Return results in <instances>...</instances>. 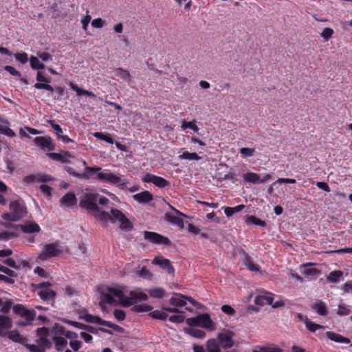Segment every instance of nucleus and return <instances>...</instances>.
I'll return each instance as SVG.
<instances>
[{"label": "nucleus", "mask_w": 352, "mask_h": 352, "mask_svg": "<svg viewBox=\"0 0 352 352\" xmlns=\"http://www.w3.org/2000/svg\"><path fill=\"white\" fill-rule=\"evenodd\" d=\"M101 300L109 304L116 303L130 307L135 303L146 301L148 296L140 290L128 291L123 285L107 287L100 293Z\"/></svg>", "instance_id": "1"}, {"label": "nucleus", "mask_w": 352, "mask_h": 352, "mask_svg": "<svg viewBox=\"0 0 352 352\" xmlns=\"http://www.w3.org/2000/svg\"><path fill=\"white\" fill-rule=\"evenodd\" d=\"M86 171L89 173H96V177L100 182L117 187L126 186L129 183L124 175L112 172L109 169H102L98 166L86 167Z\"/></svg>", "instance_id": "2"}, {"label": "nucleus", "mask_w": 352, "mask_h": 352, "mask_svg": "<svg viewBox=\"0 0 352 352\" xmlns=\"http://www.w3.org/2000/svg\"><path fill=\"white\" fill-rule=\"evenodd\" d=\"M97 219L104 223H120L122 229L131 228V224L122 211L116 208H111L110 212L101 211Z\"/></svg>", "instance_id": "3"}, {"label": "nucleus", "mask_w": 352, "mask_h": 352, "mask_svg": "<svg viewBox=\"0 0 352 352\" xmlns=\"http://www.w3.org/2000/svg\"><path fill=\"white\" fill-rule=\"evenodd\" d=\"M186 323L191 327H201L212 331L216 329V324L208 314H201L195 317L186 320Z\"/></svg>", "instance_id": "4"}, {"label": "nucleus", "mask_w": 352, "mask_h": 352, "mask_svg": "<svg viewBox=\"0 0 352 352\" xmlns=\"http://www.w3.org/2000/svg\"><path fill=\"white\" fill-rule=\"evenodd\" d=\"M98 197V193L87 190L83 193L80 200L82 207L86 208L96 218L98 217L99 213L102 211L96 204Z\"/></svg>", "instance_id": "5"}, {"label": "nucleus", "mask_w": 352, "mask_h": 352, "mask_svg": "<svg viewBox=\"0 0 352 352\" xmlns=\"http://www.w3.org/2000/svg\"><path fill=\"white\" fill-rule=\"evenodd\" d=\"M26 209L23 204L19 201H14L10 204V212L4 213L2 219L6 221H17L25 216Z\"/></svg>", "instance_id": "6"}, {"label": "nucleus", "mask_w": 352, "mask_h": 352, "mask_svg": "<svg viewBox=\"0 0 352 352\" xmlns=\"http://www.w3.org/2000/svg\"><path fill=\"white\" fill-rule=\"evenodd\" d=\"M64 251L63 248L58 243H54L44 245L42 252L38 254L37 258L45 261L52 257L58 256Z\"/></svg>", "instance_id": "7"}, {"label": "nucleus", "mask_w": 352, "mask_h": 352, "mask_svg": "<svg viewBox=\"0 0 352 352\" xmlns=\"http://www.w3.org/2000/svg\"><path fill=\"white\" fill-rule=\"evenodd\" d=\"M135 310L138 312L150 311L149 315L155 319L165 320L168 318V314L162 309L161 310H155L151 311L152 307L146 304L135 306Z\"/></svg>", "instance_id": "8"}, {"label": "nucleus", "mask_w": 352, "mask_h": 352, "mask_svg": "<svg viewBox=\"0 0 352 352\" xmlns=\"http://www.w3.org/2000/svg\"><path fill=\"white\" fill-rule=\"evenodd\" d=\"M273 300L272 294L266 293L257 296L254 302L258 305H270L275 308L284 305V302L281 300H277L275 302H273Z\"/></svg>", "instance_id": "9"}, {"label": "nucleus", "mask_w": 352, "mask_h": 352, "mask_svg": "<svg viewBox=\"0 0 352 352\" xmlns=\"http://www.w3.org/2000/svg\"><path fill=\"white\" fill-rule=\"evenodd\" d=\"M142 181L145 183H152L158 188H165L169 186V182L164 178L147 173L142 177Z\"/></svg>", "instance_id": "10"}, {"label": "nucleus", "mask_w": 352, "mask_h": 352, "mask_svg": "<svg viewBox=\"0 0 352 352\" xmlns=\"http://www.w3.org/2000/svg\"><path fill=\"white\" fill-rule=\"evenodd\" d=\"M36 146L43 151H51L54 150L55 145L50 136L36 137L34 140Z\"/></svg>", "instance_id": "11"}, {"label": "nucleus", "mask_w": 352, "mask_h": 352, "mask_svg": "<svg viewBox=\"0 0 352 352\" xmlns=\"http://www.w3.org/2000/svg\"><path fill=\"white\" fill-rule=\"evenodd\" d=\"M186 300L189 301L193 305H197V302L191 297L185 296L178 294L170 298L169 302L175 307H182L186 305Z\"/></svg>", "instance_id": "12"}, {"label": "nucleus", "mask_w": 352, "mask_h": 352, "mask_svg": "<svg viewBox=\"0 0 352 352\" xmlns=\"http://www.w3.org/2000/svg\"><path fill=\"white\" fill-rule=\"evenodd\" d=\"M144 239L155 244L168 245L170 241L168 238L153 232H144Z\"/></svg>", "instance_id": "13"}, {"label": "nucleus", "mask_w": 352, "mask_h": 352, "mask_svg": "<svg viewBox=\"0 0 352 352\" xmlns=\"http://www.w3.org/2000/svg\"><path fill=\"white\" fill-rule=\"evenodd\" d=\"M314 263H308L300 265V272L309 280H314L320 274V271L314 267H311Z\"/></svg>", "instance_id": "14"}, {"label": "nucleus", "mask_w": 352, "mask_h": 352, "mask_svg": "<svg viewBox=\"0 0 352 352\" xmlns=\"http://www.w3.org/2000/svg\"><path fill=\"white\" fill-rule=\"evenodd\" d=\"M233 333L229 330H224L218 335V339L223 348L228 349L233 346Z\"/></svg>", "instance_id": "15"}, {"label": "nucleus", "mask_w": 352, "mask_h": 352, "mask_svg": "<svg viewBox=\"0 0 352 352\" xmlns=\"http://www.w3.org/2000/svg\"><path fill=\"white\" fill-rule=\"evenodd\" d=\"M81 318H84L87 322L95 323L102 326H106L113 329L118 327L117 325L111 323V322L102 320L98 316H94L91 314H85V316H81Z\"/></svg>", "instance_id": "16"}, {"label": "nucleus", "mask_w": 352, "mask_h": 352, "mask_svg": "<svg viewBox=\"0 0 352 352\" xmlns=\"http://www.w3.org/2000/svg\"><path fill=\"white\" fill-rule=\"evenodd\" d=\"M49 286H50V283L48 282L38 284V287L42 289L38 292V294L43 300H50L54 296V292L48 288Z\"/></svg>", "instance_id": "17"}, {"label": "nucleus", "mask_w": 352, "mask_h": 352, "mask_svg": "<svg viewBox=\"0 0 352 352\" xmlns=\"http://www.w3.org/2000/svg\"><path fill=\"white\" fill-rule=\"evenodd\" d=\"M12 327V319L6 316H0V337L6 336L8 329Z\"/></svg>", "instance_id": "18"}, {"label": "nucleus", "mask_w": 352, "mask_h": 352, "mask_svg": "<svg viewBox=\"0 0 352 352\" xmlns=\"http://www.w3.org/2000/svg\"><path fill=\"white\" fill-rule=\"evenodd\" d=\"M60 202L61 207L72 208L76 206L77 199L74 194L68 192L61 198Z\"/></svg>", "instance_id": "19"}, {"label": "nucleus", "mask_w": 352, "mask_h": 352, "mask_svg": "<svg viewBox=\"0 0 352 352\" xmlns=\"http://www.w3.org/2000/svg\"><path fill=\"white\" fill-rule=\"evenodd\" d=\"M19 234V230H18V226H12L9 228V230L0 232V240L8 241L17 237Z\"/></svg>", "instance_id": "20"}, {"label": "nucleus", "mask_w": 352, "mask_h": 352, "mask_svg": "<svg viewBox=\"0 0 352 352\" xmlns=\"http://www.w3.org/2000/svg\"><path fill=\"white\" fill-rule=\"evenodd\" d=\"M47 156L55 161H58L62 163H69V158L74 157L73 155H71L70 153L67 151L62 152L60 153H48Z\"/></svg>", "instance_id": "21"}, {"label": "nucleus", "mask_w": 352, "mask_h": 352, "mask_svg": "<svg viewBox=\"0 0 352 352\" xmlns=\"http://www.w3.org/2000/svg\"><path fill=\"white\" fill-rule=\"evenodd\" d=\"M18 230L20 228L27 234L38 233L41 231L40 226L34 222H27L23 225H18Z\"/></svg>", "instance_id": "22"}, {"label": "nucleus", "mask_w": 352, "mask_h": 352, "mask_svg": "<svg viewBox=\"0 0 352 352\" xmlns=\"http://www.w3.org/2000/svg\"><path fill=\"white\" fill-rule=\"evenodd\" d=\"M152 263L159 265L161 268L166 270L169 274L173 272V268L171 266L169 260L164 258L163 257H155L153 260Z\"/></svg>", "instance_id": "23"}, {"label": "nucleus", "mask_w": 352, "mask_h": 352, "mask_svg": "<svg viewBox=\"0 0 352 352\" xmlns=\"http://www.w3.org/2000/svg\"><path fill=\"white\" fill-rule=\"evenodd\" d=\"M133 198L140 204H147L153 200V195L148 191H143L133 196Z\"/></svg>", "instance_id": "24"}, {"label": "nucleus", "mask_w": 352, "mask_h": 352, "mask_svg": "<svg viewBox=\"0 0 352 352\" xmlns=\"http://www.w3.org/2000/svg\"><path fill=\"white\" fill-rule=\"evenodd\" d=\"M69 86L73 91H76V96L78 97L87 96L92 98H96V95L94 94L79 87L78 85H76L72 82H70L69 83Z\"/></svg>", "instance_id": "25"}, {"label": "nucleus", "mask_w": 352, "mask_h": 352, "mask_svg": "<svg viewBox=\"0 0 352 352\" xmlns=\"http://www.w3.org/2000/svg\"><path fill=\"white\" fill-rule=\"evenodd\" d=\"M114 76L117 80H122L127 82H129L131 80V75L128 70L124 69L123 68L119 67L116 68L114 71Z\"/></svg>", "instance_id": "26"}, {"label": "nucleus", "mask_w": 352, "mask_h": 352, "mask_svg": "<svg viewBox=\"0 0 352 352\" xmlns=\"http://www.w3.org/2000/svg\"><path fill=\"white\" fill-rule=\"evenodd\" d=\"M326 335L329 340L338 343L349 344L351 342L349 338L332 331H327Z\"/></svg>", "instance_id": "27"}, {"label": "nucleus", "mask_w": 352, "mask_h": 352, "mask_svg": "<svg viewBox=\"0 0 352 352\" xmlns=\"http://www.w3.org/2000/svg\"><path fill=\"white\" fill-rule=\"evenodd\" d=\"M244 181L247 183L258 184L260 182V175L257 173L248 172L243 175Z\"/></svg>", "instance_id": "28"}, {"label": "nucleus", "mask_w": 352, "mask_h": 352, "mask_svg": "<svg viewBox=\"0 0 352 352\" xmlns=\"http://www.w3.org/2000/svg\"><path fill=\"white\" fill-rule=\"evenodd\" d=\"M184 332L196 338H204L206 337V332L203 330L195 329V327H188L184 329Z\"/></svg>", "instance_id": "29"}, {"label": "nucleus", "mask_w": 352, "mask_h": 352, "mask_svg": "<svg viewBox=\"0 0 352 352\" xmlns=\"http://www.w3.org/2000/svg\"><path fill=\"white\" fill-rule=\"evenodd\" d=\"M31 68L34 70H41L45 68V65L36 56H32L29 59Z\"/></svg>", "instance_id": "30"}, {"label": "nucleus", "mask_w": 352, "mask_h": 352, "mask_svg": "<svg viewBox=\"0 0 352 352\" xmlns=\"http://www.w3.org/2000/svg\"><path fill=\"white\" fill-rule=\"evenodd\" d=\"M243 261L244 265L250 271L258 272L259 270V266L256 263H255L248 255L244 254Z\"/></svg>", "instance_id": "31"}, {"label": "nucleus", "mask_w": 352, "mask_h": 352, "mask_svg": "<svg viewBox=\"0 0 352 352\" xmlns=\"http://www.w3.org/2000/svg\"><path fill=\"white\" fill-rule=\"evenodd\" d=\"M165 219L166 221L173 225L177 226L180 228L184 227V221L182 219H181L179 217H176L170 214L166 213L165 214Z\"/></svg>", "instance_id": "32"}, {"label": "nucleus", "mask_w": 352, "mask_h": 352, "mask_svg": "<svg viewBox=\"0 0 352 352\" xmlns=\"http://www.w3.org/2000/svg\"><path fill=\"white\" fill-rule=\"evenodd\" d=\"M313 308L320 316H325L327 313L325 303L321 300H317L313 305Z\"/></svg>", "instance_id": "33"}, {"label": "nucleus", "mask_w": 352, "mask_h": 352, "mask_svg": "<svg viewBox=\"0 0 352 352\" xmlns=\"http://www.w3.org/2000/svg\"><path fill=\"white\" fill-rule=\"evenodd\" d=\"M179 160H195L199 161L201 160V157L199 156L197 153L193 152L190 153L188 151H184L182 155L179 157Z\"/></svg>", "instance_id": "34"}, {"label": "nucleus", "mask_w": 352, "mask_h": 352, "mask_svg": "<svg viewBox=\"0 0 352 352\" xmlns=\"http://www.w3.org/2000/svg\"><path fill=\"white\" fill-rule=\"evenodd\" d=\"M207 352H221L220 346L214 339H210L206 342Z\"/></svg>", "instance_id": "35"}, {"label": "nucleus", "mask_w": 352, "mask_h": 352, "mask_svg": "<svg viewBox=\"0 0 352 352\" xmlns=\"http://www.w3.org/2000/svg\"><path fill=\"white\" fill-rule=\"evenodd\" d=\"M6 336H8L10 340L15 342L21 343L23 341V338L17 330L8 331Z\"/></svg>", "instance_id": "36"}, {"label": "nucleus", "mask_w": 352, "mask_h": 352, "mask_svg": "<svg viewBox=\"0 0 352 352\" xmlns=\"http://www.w3.org/2000/svg\"><path fill=\"white\" fill-rule=\"evenodd\" d=\"M245 208L244 205H239L235 207H225L224 212L227 217H231L234 213L241 212Z\"/></svg>", "instance_id": "37"}, {"label": "nucleus", "mask_w": 352, "mask_h": 352, "mask_svg": "<svg viewBox=\"0 0 352 352\" xmlns=\"http://www.w3.org/2000/svg\"><path fill=\"white\" fill-rule=\"evenodd\" d=\"M151 296L155 298H162L165 295V291L162 288L155 287L148 290Z\"/></svg>", "instance_id": "38"}, {"label": "nucleus", "mask_w": 352, "mask_h": 352, "mask_svg": "<svg viewBox=\"0 0 352 352\" xmlns=\"http://www.w3.org/2000/svg\"><path fill=\"white\" fill-rule=\"evenodd\" d=\"M342 272L341 271L331 272L327 276V280L331 283H338L342 277Z\"/></svg>", "instance_id": "39"}, {"label": "nucleus", "mask_w": 352, "mask_h": 352, "mask_svg": "<svg viewBox=\"0 0 352 352\" xmlns=\"http://www.w3.org/2000/svg\"><path fill=\"white\" fill-rule=\"evenodd\" d=\"M181 128L183 130H186V129H190L194 132L198 133L199 132V127L196 125V120H193L191 122H183Z\"/></svg>", "instance_id": "40"}, {"label": "nucleus", "mask_w": 352, "mask_h": 352, "mask_svg": "<svg viewBox=\"0 0 352 352\" xmlns=\"http://www.w3.org/2000/svg\"><path fill=\"white\" fill-rule=\"evenodd\" d=\"M54 341L55 342L56 347L58 351L63 350L67 344L66 339L62 337L54 338Z\"/></svg>", "instance_id": "41"}, {"label": "nucleus", "mask_w": 352, "mask_h": 352, "mask_svg": "<svg viewBox=\"0 0 352 352\" xmlns=\"http://www.w3.org/2000/svg\"><path fill=\"white\" fill-rule=\"evenodd\" d=\"M334 31L331 28H325L320 33V36L322 38L324 41H328L333 36Z\"/></svg>", "instance_id": "42"}, {"label": "nucleus", "mask_w": 352, "mask_h": 352, "mask_svg": "<svg viewBox=\"0 0 352 352\" xmlns=\"http://www.w3.org/2000/svg\"><path fill=\"white\" fill-rule=\"evenodd\" d=\"M37 56L41 60L42 63H48L52 60V56L45 52H37Z\"/></svg>", "instance_id": "43"}, {"label": "nucleus", "mask_w": 352, "mask_h": 352, "mask_svg": "<svg viewBox=\"0 0 352 352\" xmlns=\"http://www.w3.org/2000/svg\"><path fill=\"white\" fill-rule=\"evenodd\" d=\"M0 133L10 138L14 137L16 135L13 130H12L7 126H3L1 124H0Z\"/></svg>", "instance_id": "44"}, {"label": "nucleus", "mask_w": 352, "mask_h": 352, "mask_svg": "<svg viewBox=\"0 0 352 352\" xmlns=\"http://www.w3.org/2000/svg\"><path fill=\"white\" fill-rule=\"evenodd\" d=\"M94 136L98 139L105 141L107 143L113 144L114 143V140L109 137V135H104L100 132H96L94 133Z\"/></svg>", "instance_id": "45"}, {"label": "nucleus", "mask_w": 352, "mask_h": 352, "mask_svg": "<svg viewBox=\"0 0 352 352\" xmlns=\"http://www.w3.org/2000/svg\"><path fill=\"white\" fill-rule=\"evenodd\" d=\"M241 155V157L245 158V157H252L253 156L254 152H255V148H241L239 151Z\"/></svg>", "instance_id": "46"}, {"label": "nucleus", "mask_w": 352, "mask_h": 352, "mask_svg": "<svg viewBox=\"0 0 352 352\" xmlns=\"http://www.w3.org/2000/svg\"><path fill=\"white\" fill-rule=\"evenodd\" d=\"M48 83L49 82H38L34 85V87L38 89H45L50 92H53L54 88Z\"/></svg>", "instance_id": "47"}, {"label": "nucleus", "mask_w": 352, "mask_h": 352, "mask_svg": "<svg viewBox=\"0 0 352 352\" xmlns=\"http://www.w3.org/2000/svg\"><path fill=\"white\" fill-rule=\"evenodd\" d=\"M305 325H306V327L311 332H315L316 331L318 330V329H323V327L320 325V324H316L311 321H309V320H307L305 322Z\"/></svg>", "instance_id": "48"}, {"label": "nucleus", "mask_w": 352, "mask_h": 352, "mask_svg": "<svg viewBox=\"0 0 352 352\" xmlns=\"http://www.w3.org/2000/svg\"><path fill=\"white\" fill-rule=\"evenodd\" d=\"M14 56L16 60L22 64L27 63L30 59V58H28V54L25 52L16 53V54H14Z\"/></svg>", "instance_id": "49"}, {"label": "nucleus", "mask_w": 352, "mask_h": 352, "mask_svg": "<svg viewBox=\"0 0 352 352\" xmlns=\"http://www.w3.org/2000/svg\"><path fill=\"white\" fill-rule=\"evenodd\" d=\"M247 222L249 223H253L254 225L261 226V227H264L265 226V223L263 221H262L260 219H258L254 216L248 217V218L247 219Z\"/></svg>", "instance_id": "50"}, {"label": "nucleus", "mask_w": 352, "mask_h": 352, "mask_svg": "<svg viewBox=\"0 0 352 352\" xmlns=\"http://www.w3.org/2000/svg\"><path fill=\"white\" fill-rule=\"evenodd\" d=\"M48 123L51 125V126L53 128L55 134L56 135L58 139L60 138V137L63 135V130L61 127L54 122L52 120H48Z\"/></svg>", "instance_id": "51"}, {"label": "nucleus", "mask_w": 352, "mask_h": 352, "mask_svg": "<svg viewBox=\"0 0 352 352\" xmlns=\"http://www.w3.org/2000/svg\"><path fill=\"white\" fill-rule=\"evenodd\" d=\"M25 346L31 352H45L44 347L39 345L26 344Z\"/></svg>", "instance_id": "52"}, {"label": "nucleus", "mask_w": 352, "mask_h": 352, "mask_svg": "<svg viewBox=\"0 0 352 352\" xmlns=\"http://www.w3.org/2000/svg\"><path fill=\"white\" fill-rule=\"evenodd\" d=\"M168 320L173 323H182L184 321L185 317L183 314H177L170 316Z\"/></svg>", "instance_id": "53"}, {"label": "nucleus", "mask_w": 352, "mask_h": 352, "mask_svg": "<svg viewBox=\"0 0 352 352\" xmlns=\"http://www.w3.org/2000/svg\"><path fill=\"white\" fill-rule=\"evenodd\" d=\"M136 274L140 277H142V278H147V279L151 278V277L152 276L151 272L148 270H146L144 267L140 270H138L136 272Z\"/></svg>", "instance_id": "54"}, {"label": "nucleus", "mask_w": 352, "mask_h": 352, "mask_svg": "<svg viewBox=\"0 0 352 352\" xmlns=\"http://www.w3.org/2000/svg\"><path fill=\"white\" fill-rule=\"evenodd\" d=\"M350 312V309L347 306L339 305L337 314L339 316H343L349 315Z\"/></svg>", "instance_id": "55"}, {"label": "nucleus", "mask_w": 352, "mask_h": 352, "mask_svg": "<svg viewBox=\"0 0 352 352\" xmlns=\"http://www.w3.org/2000/svg\"><path fill=\"white\" fill-rule=\"evenodd\" d=\"M36 313L32 309H25V314H23V318H25L28 321L31 322L34 320L35 317Z\"/></svg>", "instance_id": "56"}, {"label": "nucleus", "mask_w": 352, "mask_h": 352, "mask_svg": "<svg viewBox=\"0 0 352 352\" xmlns=\"http://www.w3.org/2000/svg\"><path fill=\"white\" fill-rule=\"evenodd\" d=\"M25 309H26V308L21 305H16L13 307V311L16 314H17L21 317H23V314H25Z\"/></svg>", "instance_id": "57"}, {"label": "nucleus", "mask_w": 352, "mask_h": 352, "mask_svg": "<svg viewBox=\"0 0 352 352\" xmlns=\"http://www.w3.org/2000/svg\"><path fill=\"white\" fill-rule=\"evenodd\" d=\"M260 351L262 352H282L278 347H272L268 346H259Z\"/></svg>", "instance_id": "58"}, {"label": "nucleus", "mask_w": 352, "mask_h": 352, "mask_svg": "<svg viewBox=\"0 0 352 352\" xmlns=\"http://www.w3.org/2000/svg\"><path fill=\"white\" fill-rule=\"evenodd\" d=\"M104 25L105 23L101 18L95 19L91 21V25L95 28H102Z\"/></svg>", "instance_id": "59"}, {"label": "nucleus", "mask_w": 352, "mask_h": 352, "mask_svg": "<svg viewBox=\"0 0 352 352\" xmlns=\"http://www.w3.org/2000/svg\"><path fill=\"white\" fill-rule=\"evenodd\" d=\"M113 314L115 318L119 321L123 320L126 316L124 311L120 309H116Z\"/></svg>", "instance_id": "60"}, {"label": "nucleus", "mask_w": 352, "mask_h": 352, "mask_svg": "<svg viewBox=\"0 0 352 352\" xmlns=\"http://www.w3.org/2000/svg\"><path fill=\"white\" fill-rule=\"evenodd\" d=\"M91 16L87 14L85 17H83L81 19V23L82 25V29L85 31L87 30V28H88L89 23L90 21H91Z\"/></svg>", "instance_id": "61"}, {"label": "nucleus", "mask_w": 352, "mask_h": 352, "mask_svg": "<svg viewBox=\"0 0 352 352\" xmlns=\"http://www.w3.org/2000/svg\"><path fill=\"white\" fill-rule=\"evenodd\" d=\"M296 182V179H289V178H279L276 180L274 185L276 184H295Z\"/></svg>", "instance_id": "62"}, {"label": "nucleus", "mask_w": 352, "mask_h": 352, "mask_svg": "<svg viewBox=\"0 0 352 352\" xmlns=\"http://www.w3.org/2000/svg\"><path fill=\"white\" fill-rule=\"evenodd\" d=\"M221 310L223 313L228 316H232L235 312L234 309L229 305H223L221 307Z\"/></svg>", "instance_id": "63"}, {"label": "nucleus", "mask_w": 352, "mask_h": 352, "mask_svg": "<svg viewBox=\"0 0 352 352\" xmlns=\"http://www.w3.org/2000/svg\"><path fill=\"white\" fill-rule=\"evenodd\" d=\"M5 70L7 71L8 72H9L12 76H21V73L19 71H17L12 66H9V65L6 66L5 67Z\"/></svg>", "instance_id": "64"}]
</instances>
